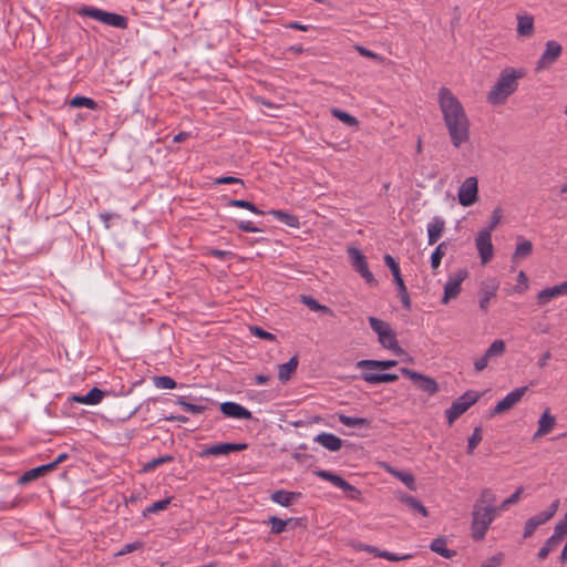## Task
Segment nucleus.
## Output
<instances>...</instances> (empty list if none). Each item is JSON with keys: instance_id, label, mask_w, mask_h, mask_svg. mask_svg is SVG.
<instances>
[{"instance_id": "obj_14", "label": "nucleus", "mask_w": 567, "mask_h": 567, "mask_svg": "<svg viewBox=\"0 0 567 567\" xmlns=\"http://www.w3.org/2000/svg\"><path fill=\"white\" fill-rule=\"evenodd\" d=\"M561 45L556 41H548L546 50L537 62L536 70H544L551 65L561 54Z\"/></svg>"}, {"instance_id": "obj_63", "label": "nucleus", "mask_w": 567, "mask_h": 567, "mask_svg": "<svg viewBox=\"0 0 567 567\" xmlns=\"http://www.w3.org/2000/svg\"><path fill=\"white\" fill-rule=\"evenodd\" d=\"M489 360L491 359L488 357H486V353H484V355L482 358H480L478 360H476L474 362L475 371L476 372L483 371L487 367Z\"/></svg>"}, {"instance_id": "obj_51", "label": "nucleus", "mask_w": 567, "mask_h": 567, "mask_svg": "<svg viewBox=\"0 0 567 567\" xmlns=\"http://www.w3.org/2000/svg\"><path fill=\"white\" fill-rule=\"evenodd\" d=\"M567 534V522H558L555 526V533L551 537V543H560Z\"/></svg>"}, {"instance_id": "obj_9", "label": "nucleus", "mask_w": 567, "mask_h": 567, "mask_svg": "<svg viewBox=\"0 0 567 567\" xmlns=\"http://www.w3.org/2000/svg\"><path fill=\"white\" fill-rule=\"evenodd\" d=\"M477 193V178L473 176L467 177L458 188V203L464 207L475 204L478 199Z\"/></svg>"}, {"instance_id": "obj_24", "label": "nucleus", "mask_w": 567, "mask_h": 567, "mask_svg": "<svg viewBox=\"0 0 567 567\" xmlns=\"http://www.w3.org/2000/svg\"><path fill=\"white\" fill-rule=\"evenodd\" d=\"M298 368V357L293 355L290 358V360L286 363L278 365V379L281 382H287L290 380L291 374L297 370Z\"/></svg>"}, {"instance_id": "obj_45", "label": "nucleus", "mask_w": 567, "mask_h": 567, "mask_svg": "<svg viewBox=\"0 0 567 567\" xmlns=\"http://www.w3.org/2000/svg\"><path fill=\"white\" fill-rule=\"evenodd\" d=\"M153 383L159 389H175L177 386L175 380L167 375L154 377Z\"/></svg>"}, {"instance_id": "obj_47", "label": "nucleus", "mask_w": 567, "mask_h": 567, "mask_svg": "<svg viewBox=\"0 0 567 567\" xmlns=\"http://www.w3.org/2000/svg\"><path fill=\"white\" fill-rule=\"evenodd\" d=\"M528 277L525 271L520 270L517 276V284L512 288L513 292L522 293L528 289Z\"/></svg>"}, {"instance_id": "obj_34", "label": "nucleus", "mask_w": 567, "mask_h": 567, "mask_svg": "<svg viewBox=\"0 0 567 567\" xmlns=\"http://www.w3.org/2000/svg\"><path fill=\"white\" fill-rule=\"evenodd\" d=\"M315 474L318 477L332 483L334 486L339 487L340 489L342 488V486L347 482L340 475H337V474H334L332 472H329V471H326V470H317V471H315Z\"/></svg>"}, {"instance_id": "obj_62", "label": "nucleus", "mask_w": 567, "mask_h": 567, "mask_svg": "<svg viewBox=\"0 0 567 567\" xmlns=\"http://www.w3.org/2000/svg\"><path fill=\"white\" fill-rule=\"evenodd\" d=\"M355 49L360 53V55H362V56H365V58H369V59H375V60H380V61L382 60L377 53L368 50L364 47L357 45Z\"/></svg>"}, {"instance_id": "obj_50", "label": "nucleus", "mask_w": 567, "mask_h": 567, "mask_svg": "<svg viewBox=\"0 0 567 567\" xmlns=\"http://www.w3.org/2000/svg\"><path fill=\"white\" fill-rule=\"evenodd\" d=\"M79 13L84 17H89L92 19H95L97 21H102V16L104 13V10L94 8V7H83Z\"/></svg>"}, {"instance_id": "obj_32", "label": "nucleus", "mask_w": 567, "mask_h": 567, "mask_svg": "<svg viewBox=\"0 0 567 567\" xmlns=\"http://www.w3.org/2000/svg\"><path fill=\"white\" fill-rule=\"evenodd\" d=\"M449 244L446 241L440 243L431 255V267L437 269L441 265L442 258L446 255Z\"/></svg>"}, {"instance_id": "obj_21", "label": "nucleus", "mask_w": 567, "mask_h": 567, "mask_svg": "<svg viewBox=\"0 0 567 567\" xmlns=\"http://www.w3.org/2000/svg\"><path fill=\"white\" fill-rule=\"evenodd\" d=\"M361 379L370 384H379L384 382H395L399 380V375L395 373H374L370 371H363Z\"/></svg>"}, {"instance_id": "obj_56", "label": "nucleus", "mask_w": 567, "mask_h": 567, "mask_svg": "<svg viewBox=\"0 0 567 567\" xmlns=\"http://www.w3.org/2000/svg\"><path fill=\"white\" fill-rule=\"evenodd\" d=\"M411 557H412V555H410V554L399 556V555L388 551V550H383V553L380 554V558H384L389 561H401V560L410 559Z\"/></svg>"}, {"instance_id": "obj_2", "label": "nucleus", "mask_w": 567, "mask_h": 567, "mask_svg": "<svg viewBox=\"0 0 567 567\" xmlns=\"http://www.w3.org/2000/svg\"><path fill=\"white\" fill-rule=\"evenodd\" d=\"M524 75L519 70L504 69L495 84L487 93V102L492 105H499L504 103L507 97L513 94L518 85V80Z\"/></svg>"}, {"instance_id": "obj_35", "label": "nucleus", "mask_w": 567, "mask_h": 567, "mask_svg": "<svg viewBox=\"0 0 567 567\" xmlns=\"http://www.w3.org/2000/svg\"><path fill=\"white\" fill-rule=\"evenodd\" d=\"M300 301L307 306L310 310L312 311H317V312H322V313H330L331 310L329 307L324 306V305H320L313 297L311 296H306V295H301L300 296Z\"/></svg>"}, {"instance_id": "obj_29", "label": "nucleus", "mask_w": 567, "mask_h": 567, "mask_svg": "<svg viewBox=\"0 0 567 567\" xmlns=\"http://www.w3.org/2000/svg\"><path fill=\"white\" fill-rule=\"evenodd\" d=\"M269 214H271L276 219L282 221L289 227L298 228L300 225L299 218L296 215L286 213L284 210L272 209L269 212Z\"/></svg>"}, {"instance_id": "obj_55", "label": "nucleus", "mask_w": 567, "mask_h": 567, "mask_svg": "<svg viewBox=\"0 0 567 567\" xmlns=\"http://www.w3.org/2000/svg\"><path fill=\"white\" fill-rule=\"evenodd\" d=\"M523 492V488H517L509 497L504 499L499 506V509H506L509 505H513L518 502L519 496Z\"/></svg>"}, {"instance_id": "obj_22", "label": "nucleus", "mask_w": 567, "mask_h": 567, "mask_svg": "<svg viewBox=\"0 0 567 567\" xmlns=\"http://www.w3.org/2000/svg\"><path fill=\"white\" fill-rule=\"evenodd\" d=\"M398 364L395 360H360L357 362V368L361 370H373V369H380V370H388L390 368H393Z\"/></svg>"}, {"instance_id": "obj_59", "label": "nucleus", "mask_w": 567, "mask_h": 567, "mask_svg": "<svg viewBox=\"0 0 567 567\" xmlns=\"http://www.w3.org/2000/svg\"><path fill=\"white\" fill-rule=\"evenodd\" d=\"M215 184H239L244 186V181L234 176H221L215 179Z\"/></svg>"}, {"instance_id": "obj_17", "label": "nucleus", "mask_w": 567, "mask_h": 567, "mask_svg": "<svg viewBox=\"0 0 567 567\" xmlns=\"http://www.w3.org/2000/svg\"><path fill=\"white\" fill-rule=\"evenodd\" d=\"M445 229V220L440 217H433L432 221L427 225V240L429 245H434L441 238Z\"/></svg>"}, {"instance_id": "obj_23", "label": "nucleus", "mask_w": 567, "mask_h": 567, "mask_svg": "<svg viewBox=\"0 0 567 567\" xmlns=\"http://www.w3.org/2000/svg\"><path fill=\"white\" fill-rule=\"evenodd\" d=\"M301 496V493L298 492H288L285 489H278L275 491L270 498L272 502L281 505V506H289L292 504V502Z\"/></svg>"}, {"instance_id": "obj_18", "label": "nucleus", "mask_w": 567, "mask_h": 567, "mask_svg": "<svg viewBox=\"0 0 567 567\" xmlns=\"http://www.w3.org/2000/svg\"><path fill=\"white\" fill-rule=\"evenodd\" d=\"M54 470V465L52 464H43V465H40V466H37V467H33L29 471H27L25 473H23L19 480H18V483L20 485H24V484H28L34 480H37L38 477L51 472Z\"/></svg>"}, {"instance_id": "obj_10", "label": "nucleus", "mask_w": 567, "mask_h": 567, "mask_svg": "<svg viewBox=\"0 0 567 567\" xmlns=\"http://www.w3.org/2000/svg\"><path fill=\"white\" fill-rule=\"evenodd\" d=\"M349 256L352 259L353 268L361 275V277L369 284L370 286H375L377 280L373 274L369 270L368 262L365 256L358 248L351 247L348 249Z\"/></svg>"}, {"instance_id": "obj_31", "label": "nucleus", "mask_w": 567, "mask_h": 567, "mask_svg": "<svg viewBox=\"0 0 567 567\" xmlns=\"http://www.w3.org/2000/svg\"><path fill=\"white\" fill-rule=\"evenodd\" d=\"M532 252V243L526 240L519 245H517L515 252L512 257V271L515 270V266L519 262L522 258L527 257Z\"/></svg>"}, {"instance_id": "obj_20", "label": "nucleus", "mask_w": 567, "mask_h": 567, "mask_svg": "<svg viewBox=\"0 0 567 567\" xmlns=\"http://www.w3.org/2000/svg\"><path fill=\"white\" fill-rule=\"evenodd\" d=\"M555 424V416L549 413V409H546L538 420V429L534 433V439L547 435L554 429Z\"/></svg>"}, {"instance_id": "obj_64", "label": "nucleus", "mask_w": 567, "mask_h": 567, "mask_svg": "<svg viewBox=\"0 0 567 567\" xmlns=\"http://www.w3.org/2000/svg\"><path fill=\"white\" fill-rule=\"evenodd\" d=\"M495 296L494 291H485L483 297L480 299V307L483 310H486L489 303V300Z\"/></svg>"}, {"instance_id": "obj_40", "label": "nucleus", "mask_w": 567, "mask_h": 567, "mask_svg": "<svg viewBox=\"0 0 567 567\" xmlns=\"http://www.w3.org/2000/svg\"><path fill=\"white\" fill-rule=\"evenodd\" d=\"M174 461V456L173 455H163V456H158L156 458H153L152 461L145 463L143 465V472L145 473H148V472H152L154 471L157 466L162 465V464H165V463H169V462H173Z\"/></svg>"}, {"instance_id": "obj_36", "label": "nucleus", "mask_w": 567, "mask_h": 567, "mask_svg": "<svg viewBox=\"0 0 567 567\" xmlns=\"http://www.w3.org/2000/svg\"><path fill=\"white\" fill-rule=\"evenodd\" d=\"M558 505H559V501L558 499H555L549 508L543 513H539L538 515L534 516V528L540 524H544L545 522H547L549 518H551L554 516V514L556 513V511L558 509Z\"/></svg>"}, {"instance_id": "obj_38", "label": "nucleus", "mask_w": 567, "mask_h": 567, "mask_svg": "<svg viewBox=\"0 0 567 567\" xmlns=\"http://www.w3.org/2000/svg\"><path fill=\"white\" fill-rule=\"evenodd\" d=\"M227 206L244 208L257 215L264 214V212L260 210L252 202L245 199H229Z\"/></svg>"}, {"instance_id": "obj_13", "label": "nucleus", "mask_w": 567, "mask_h": 567, "mask_svg": "<svg viewBox=\"0 0 567 567\" xmlns=\"http://www.w3.org/2000/svg\"><path fill=\"white\" fill-rule=\"evenodd\" d=\"M476 248L483 265H486L493 257L492 234L488 230H480L475 239Z\"/></svg>"}, {"instance_id": "obj_49", "label": "nucleus", "mask_w": 567, "mask_h": 567, "mask_svg": "<svg viewBox=\"0 0 567 567\" xmlns=\"http://www.w3.org/2000/svg\"><path fill=\"white\" fill-rule=\"evenodd\" d=\"M517 31L520 35L532 34V17H518Z\"/></svg>"}, {"instance_id": "obj_4", "label": "nucleus", "mask_w": 567, "mask_h": 567, "mask_svg": "<svg viewBox=\"0 0 567 567\" xmlns=\"http://www.w3.org/2000/svg\"><path fill=\"white\" fill-rule=\"evenodd\" d=\"M497 511L486 506L474 505L472 520V537L475 540L484 538L489 524L493 522Z\"/></svg>"}, {"instance_id": "obj_39", "label": "nucleus", "mask_w": 567, "mask_h": 567, "mask_svg": "<svg viewBox=\"0 0 567 567\" xmlns=\"http://www.w3.org/2000/svg\"><path fill=\"white\" fill-rule=\"evenodd\" d=\"M171 501H172V497H167V498L154 502L151 506L146 507L143 511V516L146 517L150 514H155V513H158L161 511H165L168 507V505L171 504Z\"/></svg>"}, {"instance_id": "obj_25", "label": "nucleus", "mask_w": 567, "mask_h": 567, "mask_svg": "<svg viewBox=\"0 0 567 567\" xmlns=\"http://www.w3.org/2000/svg\"><path fill=\"white\" fill-rule=\"evenodd\" d=\"M400 502L404 505H406L411 511L421 514L422 516H427V509L425 506L414 496L402 494L399 497Z\"/></svg>"}, {"instance_id": "obj_16", "label": "nucleus", "mask_w": 567, "mask_h": 567, "mask_svg": "<svg viewBox=\"0 0 567 567\" xmlns=\"http://www.w3.org/2000/svg\"><path fill=\"white\" fill-rule=\"evenodd\" d=\"M565 295H567V280L559 285L540 290L537 293L536 299L539 306H544L548 303L551 299Z\"/></svg>"}, {"instance_id": "obj_42", "label": "nucleus", "mask_w": 567, "mask_h": 567, "mask_svg": "<svg viewBox=\"0 0 567 567\" xmlns=\"http://www.w3.org/2000/svg\"><path fill=\"white\" fill-rule=\"evenodd\" d=\"M291 520L292 518L285 520L277 516L269 517L271 533L276 535L281 534L282 532H285L288 523H290Z\"/></svg>"}, {"instance_id": "obj_26", "label": "nucleus", "mask_w": 567, "mask_h": 567, "mask_svg": "<svg viewBox=\"0 0 567 567\" xmlns=\"http://www.w3.org/2000/svg\"><path fill=\"white\" fill-rule=\"evenodd\" d=\"M430 549L447 559H450L456 555L455 550L449 549L446 547V540L442 537L433 539L430 545Z\"/></svg>"}, {"instance_id": "obj_43", "label": "nucleus", "mask_w": 567, "mask_h": 567, "mask_svg": "<svg viewBox=\"0 0 567 567\" xmlns=\"http://www.w3.org/2000/svg\"><path fill=\"white\" fill-rule=\"evenodd\" d=\"M505 352V342L503 340H495L485 351L486 357L491 360L497 357H501Z\"/></svg>"}, {"instance_id": "obj_54", "label": "nucleus", "mask_w": 567, "mask_h": 567, "mask_svg": "<svg viewBox=\"0 0 567 567\" xmlns=\"http://www.w3.org/2000/svg\"><path fill=\"white\" fill-rule=\"evenodd\" d=\"M350 499H359L361 492L350 483L346 482L341 488Z\"/></svg>"}, {"instance_id": "obj_7", "label": "nucleus", "mask_w": 567, "mask_h": 567, "mask_svg": "<svg viewBox=\"0 0 567 567\" xmlns=\"http://www.w3.org/2000/svg\"><path fill=\"white\" fill-rule=\"evenodd\" d=\"M384 262L390 268L394 282L396 285L400 300L406 310L411 309V300L406 289V286L401 276L400 266L391 255L384 256Z\"/></svg>"}, {"instance_id": "obj_57", "label": "nucleus", "mask_w": 567, "mask_h": 567, "mask_svg": "<svg viewBox=\"0 0 567 567\" xmlns=\"http://www.w3.org/2000/svg\"><path fill=\"white\" fill-rule=\"evenodd\" d=\"M142 547H143L142 542H134V543L125 544L123 546V548L116 553V556H123V555L130 554V553H132L136 549H140Z\"/></svg>"}, {"instance_id": "obj_19", "label": "nucleus", "mask_w": 567, "mask_h": 567, "mask_svg": "<svg viewBox=\"0 0 567 567\" xmlns=\"http://www.w3.org/2000/svg\"><path fill=\"white\" fill-rule=\"evenodd\" d=\"M315 442L331 452H337L342 447V440L332 433L322 432L315 437Z\"/></svg>"}, {"instance_id": "obj_61", "label": "nucleus", "mask_w": 567, "mask_h": 567, "mask_svg": "<svg viewBox=\"0 0 567 567\" xmlns=\"http://www.w3.org/2000/svg\"><path fill=\"white\" fill-rule=\"evenodd\" d=\"M503 559H504V555L502 553H497L496 555L492 556L483 565L489 566V567H499L503 563Z\"/></svg>"}, {"instance_id": "obj_8", "label": "nucleus", "mask_w": 567, "mask_h": 567, "mask_svg": "<svg viewBox=\"0 0 567 567\" xmlns=\"http://www.w3.org/2000/svg\"><path fill=\"white\" fill-rule=\"evenodd\" d=\"M467 276L468 271L466 269H458L456 272L449 275L447 281L444 285L443 305H447L450 300L455 299L460 295L461 285Z\"/></svg>"}, {"instance_id": "obj_12", "label": "nucleus", "mask_w": 567, "mask_h": 567, "mask_svg": "<svg viewBox=\"0 0 567 567\" xmlns=\"http://www.w3.org/2000/svg\"><path fill=\"white\" fill-rule=\"evenodd\" d=\"M247 449V444L246 443H219V444H214V445H210V446H207L205 449H203L199 453H198V456L202 457V458H205V457H208L210 455L213 456H219V455H228L233 452H240V451H244Z\"/></svg>"}, {"instance_id": "obj_6", "label": "nucleus", "mask_w": 567, "mask_h": 567, "mask_svg": "<svg viewBox=\"0 0 567 567\" xmlns=\"http://www.w3.org/2000/svg\"><path fill=\"white\" fill-rule=\"evenodd\" d=\"M400 372L409 378L417 390L429 395H434L439 392V383L435 379L404 367L400 368Z\"/></svg>"}, {"instance_id": "obj_60", "label": "nucleus", "mask_w": 567, "mask_h": 567, "mask_svg": "<svg viewBox=\"0 0 567 567\" xmlns=\"http://www.w3.org/2000/svg\"><path fill=\"white\" fill-rule=\"evenodd\" d=\"M238 228L243 231H247V233H260L261 229L254 226V224L251 221H239L237 224Z\"/></svg>"}, {"instance_id": "obj_53", "label": "nucleus", "mask_w": 567, "mask_h": 567, "mask_svg": "<svg viewBox=\"0 0 567 567\" xmlns=\"http://www.w3.org/2000/svg\"><path fill=\"white\" fill-rule=\"evenodd\" d=\"M249 330L254 336H256L260 339L269 340V341L276 340V336L274 333L268 332L258 326H251V327H249Z\"/></svg>"}, {"instance_id": "obj_41", "label": "nucleus", "mask_w": 567, "mask_h": 567, "mask_svg": "<svg viewBox=\"0 0 567 567\" xmlns=\"http://www.w3.org/2000/svg\"><path fill=\"white\" fill-rule=\"evenodd\" d=\"M331 114L336 118L340 120L341 122H343L344 124H347L349 126H358L359 125V121L353 115H351L342 110L332 109Z\"/></svg>"}, {"instance_id": "obj_27", "label": "nucleus", "mask_w": 567, "mask_h": 567, "mask_svg": "<svg viewBox=\"0 0 567 567\" xmlns=\"http://www.w3.org/2000/svg\"><path fill=\"white\" fill-rule=\"evenodd\" d=\"M101 22L120 29H125L127 27L126 17L107 11H104Z\"/></svg>"}, {"instance_id": "obj_58", "label": "nucleus", "mask_w": 567, "mask_h": 567, "mask_svg": "<svg viewBox=\"0 0 567 567\" xmlns=\"http://www.w3.org/2000/svg\"><path fill=\"white\" fill-rule=\"evenodd\" d=\"M559 545V543H551V537H549L543 548L538 551V557L540 559H544L547 557L549 551H551L554 548H556Z\"/></svg>"}, {"instance_id": "obj_46", "label": "nucleus", "mask_w": 567, "mask_h": 567, "mask_svg": "<svg viewBox=\"0 0 567 567\" xmlns=\"http://www.w3.org/2000/svg\"><path fill=\"white\" fill-rule=\"evenodd\" d=\"M104 398V392L94 386L86 394H85V400L87 402V405H94V404H97L102 401V399Z\"/></svg>"}, {"instance_id": "obj_15", "label": "nucleus", "mask_w": 567, "mask_h": 567, "mask_svg": "<svg viewBox=\"0 0 567 567\" xmlns=\"http://www.w3.org/2000/svg\"><path fill=\"white\" fill-rule=\"evenodd\" d=\"M219 409L220 412L227 417L238 420H249L252 417L251 412L249 410H247L245 406L236 402H223Z\"/></svg>"}, {"instance_id": "obj_52", "label": "nucleus", "mask_w": 567, "mask_h": 567, "mask_svg": "<svg viewBox=\"0 0 567 567\" xmlns=\"http://www.w3.org/2000/svg\"><path fill=\"white\" fill-rule=\"evenodd\" d=\"M502 216H503V209L501 207H496L492 213L491 223H489L488 227L483 228L482 230H488V233L492 234V231L501 223Z\"/></svg>"}, {"instance_id": "obj_11", "label": "nucleus", "mask_w": 567, "mask_h": 567, "mask_svg": "<svg viewBox=\"0 0 567 567\" xmlns=\"http://www.w3.org/2000/svg\"><path fill=\"white\" fill-rule=\"evenodd\" d=\"M528 391V386H520L509 392L503 400H501L491 411L489 416L502 414L513 409Z\"/></svg>"}, {"instance_id": "obj_3", "label": "nucleus", "mask_w": 567, "mask_h": 567, "mask_svg": "<svg viewBox=\"0 0 567 567\" xmlns=\"http://www.w3.org/2000/svg\"><path fill=\"white\" fill-rule=\"evenodd\" d=\"M369 323L371 329L378 334V340L383 348L396 354L403 353L402 348L398 343L396 333L388 322L375 317H369Z\"/></svg>"}, {"instance_id": "obj_5", "label": "nucleus", "mask_w": 567, "mask_h": 567, "mask_svg": "<svg viewBox=\"0 0 567 567\" xmlns=\"http://www.w3.org/2000/svg\"><path fill=\"white\" fill-rule=\"evenodd\" d=\"M480 394L475 391H466L460 398L452 402L445 410V416L449 425H452L463 413L477 402Z\"/></svg>"}, {"instance_id": "obj_28", "label": "nucleus", "mask_w": 567, "mask_h": 567, "mask_svg": "<svg viewBox=\"0 0 567 567\" xmlns=\"http://www.w3.org/2000/svg\"><path fill=\"white\" fill-rule=\"evenodd\" d=\"M388 472L391 473L394 477L400 480L409 489L415 491V478L414 476L409 472H402L399 470H395L391 466H388Z\"/></svg>"}, {"instance_id": "obj_1", "label": "nucleus", "mask_w": 567, "mask_h": 567, "mask_svg": "<svg viewBox=\"0 0 567 567\" xmlns=\"http://www.w3.org/2000/svg\"><path fill=\"white\" fill-rule=\"evenodd\" d=\"M439 105L454 147L470 140V121L458 99L447 87L439 91Z\"/></svg>"}, {"instance_id": "obj_37", "label": "nucleus", "mask_w": 567, "mask_h": 567, "mask_svg": "<svg viewBox=\"0 0 567 567\" xmlns=\"http://www.w3.org/2000/svg\"><path fill=\"white\" fill-rule=\"evenodd\" d=\"M70 106L72 107H87L90 110H97L99 104L91 97L76 95L70 101Z\"/></svg>"}, {"instance_id": "obj_33", "label": "nucleus", "mask_w": 567, "mask_h": 567, "mask_svg": "<svg viewBox=\"0 0 567 567\" xmlns=\"http://www.w3.org/2000/svg\"><path fill=\"white\" fill-rule=\"evenodd\" d=\"M496 497L495 494L488 489L485 488L482 491L480 498L476 501L475 505L486 506L491 509L498 511L499 507H496Z\"/></svg>"}, {"instance_id": "obj_44", "label": "nucleus", "mask_w": 567, "mask_h": 567, "mask_svg": "<svg viewBox=\"0 0 567 567\" xmlns=\"http://www.w3.org/2000/svg\"><path fill=\"white\" fill-rule=\"evenodd\" d=\"M177 404L179 406H182L186 412L192 413V414H199L206 410L205 405L189 403L185 400L184 396H182L177 400Z\"/></svg>"}, {"instance_id": "obj_30", "label": "nucleus", "mask_w": 567, "mask_h": 567, "mask_svg": "<svg viewBox=\"0 0 567 567\" xmlns=\"http://www.w3.org/2000/svg\"><path fill=\"white\" fill-rule=\"evenodd\" d=\"M338 420L341 424L351 427H370L371 422L364 417L349 416L346 414H339Z\"/></svg>"}, {"instance_id": "obj_48", "label": "nucleus", "mask_w": 567, "mask_h": 567, "mask_svg": "<svg viewBox=\"0 0 567 567\" xmlns=\"http://www.w3.org/2000/svg\"><path fill=\"white\" fill-rule=\"evenodd\" d=\"M482 432L481 427H475L472 435L468 437L467 442V453L472 454L476 446L482 442Z\"/></svg>"}]
</instances>
